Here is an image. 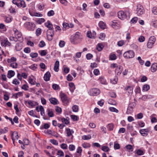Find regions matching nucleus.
<instances>
[{"instance_id":"72a5a7b5","label":"nucleus","mask_w":157,"mask_h":157,"mask_svg":"<svg viewBox=\"0 0 157 157\" xmlns=\"http://www.w3.org/2000/svg\"><path fill=\"white\" fill-rule=\"evenodd\" d=\"M98 80L100 82L103 84H106V80L103 77H100Z\"/></svg>"},{"instance_id":"a19ab883","label":"nucleus","mask_w":157,"mask_h":157,"mask_svg":"<svg viewBox=\"0 0 157 157\" xmlns=\"http://www.w3.org/2000/svg\"><path fill=\"white\" fill-rule=\"evenodd\" d=\"M103 47V45L101 44H98L97 46V49L98 51H101Z\"/></svg>"},{"instance_id":"7c9ffc66","label":"nucleus","mask_w":157,"mask_h":157,"mask_svg":"<svg viewBox=\"0 0 157 157\" xmlns=\"http://www.w3.org/2000/svg\"><path fill=\"white\" fill-rule=\"evenodd\" d=\"M60 119H61V121L63 124H67L69 123V120L64 117H63Z\"/></svg>"},{"instance_id":"13d9d810","label":"nucleus","mask_w":157,"mask_h":157,"mask_svg":"<svg viewBox=\"0 0 157 157\" xmlns=\"http://www.w3.org/2000/svg\"><path fill=\"white\" fill-rule=\"evenodd\" d=\"M47 54V50H42L40 51V54L41 56H45Z\"/></svg>"},{"instance_id":"393cba45","label":"nucleus","mask_w":157,"mask_h":157,"mask_svg":"<svg viewBox=\"0 0 157 157\" xmlns=\"http://www.w3.org/2000/svg\"><path fill=\"white\" fill-rule=\"evenodd\" d=\"M98 25L100 28L102 29H105L106 27L105 24L103 21H100L98 24Z\"/></svg>"},{"instance_id":"f3484780","label":"nucleus","mask_w":157,"mask_h":157,"mask_svg":"<svg viewBox=\"0 0 157 157\" xmlns=\"http://www.w3.org/2000/svg\"><path fill=\"white\" fill-rule=\"evenodd\" d=\"M151 71L152 72H155L157 70V63H153L151 66Z\"/></svg>"},{"instance_id":"8fccbe9b","label":"nucleus","mask_w":157,"mask_h":157,"mask_svg":"<svg viewBox=\"0 0 157 157\" xmlns=\"http://www.w3.org/2000/svg\"><path fill=\"white\" fill-rule=\"evenodd\" d=\"M65 44V42L63 40H60L59 43V46L61 48L63 47Z\"/></svg>"},{"instance_id":"ddd939ff","label":"nucleus","mask_w":157,"mask_h":157,"mask_svg":"<svg viewBox=\"0 0 157 157\" xmlns=\"http://www.w3.org/2000/svg\"><path fill=\"white\" fill-rule=\"evenodd\" d=\"M96 35V33L95 31H93L92 33L90 31H88L87 33V36L90 38H95Z\"/></svg>"},{"instance_id":"2eb2a0df","label":"nucleus","mask_w":157,"mask_h":157,"mask_svg":"<svg viewBox=\"0 0 157 157\" xmlns=\"http://www.w3.org/2000/svg\"><path fill=\"white\" fill-rule=\"evenodd\" d=\"M123 70V67L121 66H117L116 67L115 72L117 75H120L121 73Z\"/></svg>"},{"instance_id":"c9c22d12","label":"nucleus","mask_w":157,"mask_h":157,"mask_svg":"<svg viewBox=\"0 0 157 157\" xmlns=\"http://www.w3.org/2000/svg\"><path fill=\"white\" fill-rule=\"evenodd\" d=\"M40 111V114L42 116H44L45 115L44 110L43 107L40 105L39 108Z\"/></svg>"},{"instance_id":"a18cd8bd","label":"nucleus","mask_w":157,"mask_h":157,"mask_svg":"<svg viewBox=\"0 0 157 157\" xmlns=\"http://www.w3.org/2000/svg\"><path fill=\"white\" fill-rule=\"evenodd\" d=\"M0 29H2L3 31H5L6 30V28L5 25L2 23L0 24Z\"/></svg>"},{"instance_id":"6e6552de","label":"nucleus","mask_w":157,"mask_h":157,"mask_svg":"<svg viewBox=\"0 0 157 157\" xmlns=\"http://www.w3.org/2000/svg\"><path fill=\"white\" fill-rule=\"evenodd\" d=\"M60 96L61 100L63 103L65 104H67L69 103V100L66 94L63 93H61L60 94Z\"/></svg>"},{"instance_id":"473e14b6","label":"nucleus","mask_w":157,"mask_h":157,"mask_svg":"<svg viewBox=\"0 0 157 157\" xmlns=\"http://www.w3.org/2000/svg\"><path fill=\"white\" fill-rule=\"evenodd\" d=\"M13 18L11 16H9L8 17H6L5 21L7 23L10 22L12 20Z\"/></svg>"},{"instance_id":"9d476101","label":"nucleus","mask_w":157,"mask_h":157,"mask_svg":"<svg viewBox=\"0 0 157 157\" xmlns=\"http://www.w3.org/2000/svg\"><path fill=\"white\" fill-rule=\"evenodd\" d=\"M1 44L2 46L4 47L10 46L11 45V43L7 39H5L1 41Z\"/></svg>"},{"instance_id":"20e7f679","label":"nucleus","mask_w":157,"mask_h":157,"mask_svg":"<svg viewBox=\"0 0 157 157\" xmlns=\"http://www.w3.org/2000/svg\"><path fill=\"white\" fill-rule=\"evenodd\" d=\"M24 25L29 30L31 31L34 30L35 27L34 23L31 22H26Z\"/></svg>"},{"instance_id":"0e129e2a","label":"nucleus","mask_w":157,"mask_h":157,"mask_svg":"<svg viewBox=\"0 0 157 157\" xmlns=\"http://www.w3.org/2000/svg\"><path fill=\"white\" fill-rule=\"evenodd\" d=\"M69 148L70 151H72L75 150V147L74 145L71 144L69 146Z\"/></svg>"},{"instance_id":"864d4df0","label":"nucleus","mask_w":157,"mask_h":157,"mask_svg":"<svg viewBox=\"0 0 157 157\" xmlns=\"http://www.w3.org/2000/svg\"><path fill=\"white\" fill-rule=\"evenodd\" d=\"M37 64H33L29 66V67L33 70H35L37 68Z\"/></svg>"},{"instance_id":"423d86ee","label":"nucleus","mask_w":157,"mask_h":157,"mask_svg":"<svg viewBox=\"0 0 157 157\" xmlns=\"http://www.w3.org/2000/svg\"><path fill=\"white\" fill-rule=\"evenodd\" d=\"M156 40L155 37L154 36H151L149 38L147 43V47L149 48H151L153 46Z\"/></svg>"},{"instance_id":"9b49d317","label":"nucleus","mask_w":157,"mask_h":157,"mask_svg":"<svg viewBox=\"0 0 157 157\" xmlns=\"http://www.w3.org/2000/svg\"><path fill=\"white\" fill-rule=\"evenodd\" d=\"M15 37L17 39V40L22 41H23V37L22 36L20 32H17L15 34Z\"/></svg>"},{"instance_id":"b1692460","label":"nucleus","mask_w":157,"mask_h":157,"mask_svg":"<svg viewBox=\"0 0 157 157\" xmlns=\"http://www.w3.org/2000/svg\"><path fill=\"white\" fill-rule=\"evenodd\" d=\"M59 62L58 61H56L54 67V70L56 72H58L59 70Z\"/></svg>"},{"instance_id":"79ce46f5","label":"nucleus","mask_w":157,"mask_h":157,"mask_svg":"<svg viewBox=\"0 0 157 157\" xmlns=\"http://www.w3.org/2000/svg\"><path fill=\"white\" fill-rule=\"evenodd\" d=\"M91 136L90 135H84L82 137V139L84 140H88L91 139Z\"/></svg>"},{"instance_id":"4be33fe9","label":"nucleus","mask_w":157,"mask_h":157,"mask_svg":"<svg viewBox=\"0 0 157 157\" xmlns=\"http://www.w3.org/2000/svg\"><path fill=\"white\" fill-rule=\"evenodd\" d=\"M51 103L53 105H55L58 104V100L55 98H51L49 99Z\"/></svg>"},{"instance_id":"5701e85b","label":"nucleus","mask_w":157,"mask_h":157,"mask_svg":"<svg viewBox=\"0 0 157 157\" xmlns=\"http://www.w3.org/2000/svg\"><path fill=\"white\" fill-rule=\"evenodd\" d=\"M44 25L46 27L48 28V29H53V25L49 21H48L47 22L45 23Z\"/></svg>"},{"instance_id":"338daca9","label":"nucleus","mask_w":157,"mask_h":157,"mask_svg":"<svg viewBox=\"0 0 157 157\" xmlns=\"http://www.w3.org/2000/svg\"><path fill=\"white\" fill-rule=\"evenodd\" d=\"M50 142L54 145H57L58 144V143L56 140L54 139L50 140Z\"/></svg>"},{"instance_id":"de8ad7c7","label":"nucleus","mask_w":157,"mask_h":157,"mask_svg":"<svg viewBox=\"0 0 157 157\" xmlns=\"http://www.w3.org/2000/svg\"><path fill=\"white\" fill-rule=\"evenodd\" d=\"M17 66V64L16 63H11L10 65V66L13 68H16Z\"/></svg>"},{"instance_id":"052dcab7","label":"nucleus","mask_w":157,"mask_h":157,"mask_svg":"<svg viewBox=\"0 0 157 157\" xmlns=\"http://www.w3.org/2000/svg\"><path fill=\"white\" fill-rule=\"evenodd\" d=\"M23 144H25V145H28L29 144V141L28 139L25 138L23 140Z\"/></svg>"},{"instance_id":"e433bc0d","label":"nucleus","mask_w":157,"mask_h":157,"mask_svg":"<svg viewBox=\"0 0 157 157\" xmlns=\"http://www.w3.org/2000/svg\"><path fill=\"white\" fill-rule=\"evenodd\" d=\"M15 49L17 51H19L22 49V46L19 43H17L15 46Z\"/></svg>"},{"instance_id":"49530a36","label":"nucleus","mask_w":157,"mask_h":157,"mask_svg":"<svg viewBox=\"0 0 157 157\" xmlns=\"http://www.w3.org/2000/svg\"><path fill=\"white\" fill-rule=\"evenodd\" d=\"M45 21V20L44 18H41L39 19L37 21V22L39 24H41L42 23L44 22Z\"/></svg>"},{"instance_id":"4d7b16f0","label":"nucleus","mask_w":157,"mask_h":157,"mask_svg":"<svg viewBox=\"0 0 157 157\" xmlns=\"http://www.w3.org/2000/svg\"><path fill=\"white\" fill-rule=\"evenodd\" d=\"M101 149L102 151H105V152H107L109 151V147L106 146H103L102 147Z\"/></svg>"},{"instance_id":"6e6d98bb","label":"nucleus","mask_w":157,"mask_h":157,"mask_svg":"<svg viewBox=\"0 0 157 157\" xmlns=\"http://www.w3.org/2000/svg\"><path fill=\"white\" fill-rule=\"evenodd\" d=\"M44 5L39 4L37 6L38 10H42L44 8Z\"/></svg>"},{"instance_id":"09e8293b","label":"nucleus","mask_w":157,"mask_h":157,"mask_svg":"<svg viewBox=\"0 0 157 157\" xmlns=\"http://www.w3.org/2000/svg\"><path fill=\"white\" fill-rule=\"evenodd\" d=\"M38 54L37 53L32 52L30 54V56L32 58H36L37 57Z\"/></svg>"},{"instance_id":"774afa93","label":"nucleus","mask_w":157,"mask_h":157,"mask_svg":"<svg viewBox=\"0 0 157 157\" xmlns=\"http://www.w3.org/2000/svg\"><path fill=\"white\" fill-rule=\"evenodd\" d=\"M153 13L155 14H157V8L154 7L153 8L152 10Z\"/></svg>"},{"instance_id":"f8f14e48","label":"nucleus","mask_w":157,"mask_h":157,"mask_svg":"<svg viewBox=\"0 0 157 157\" xmlns=\"http://www.w3.org/2000/svg\"><path fill=\"white\" fill-rule=\"evenodd\" d=\"M149 131V130L148 128L143 129L140 130V132L142 136H146L148 135V133Z\"/></svg>"},{"instance_id":"58836bf2","label":"nucleus","mask_w":157,"mask_h":157,"mask_svg":"<svg viewBox=\"0 0 157 157\" xmlns=\"http://www.w3.org/2000/svg\"><path fill=\"white\" fill-rule=\"evenodd\" d=\"M107 128L109 130L112 131L114 128L113 125L112 123L109 124L107 125Z\"/></svg>"},{"instance_id":"f257e3e1","label":"nucleus","mask_w":157,"mask_h":157,"mask_svg":"<svg viewBox=\"0 0 157 157\" xmlns=\"http://www.w3.org/2000/svg\"><path fill=\"white\" fill-rule=\"evenodd\" d=\"M82 38V36L80 33L76 32L75 35L71 37V42L72 43L75 44L79 42Z\"/></svg>"},{"instance_id":"dca6fc26","label":"nucleus","mask_w":157,"mask_h":157,"mask_svg":"<svg viewBox=\"0 0 157 157\" xmlns=\"http://www.w3.org/2000/svg\"><path fill=\"white\" fill-rule=\"evenodd\" d=\"M51 77V74L49 71H47L44 75V80L46 81H48L50 80Z\"/></svg>"},{"instance_id":"c85d7f7f","label":"nucleus","mask_w":157,"mask_h":157,"mask_svg":"<svg viewBox=\"0 0 157 157\" xmlns=\"http://www.w3.org/2000/svg\"><path fill=\"white\" fill-rule=\"evenodd\" d=\"M66 131L68 136H70L72 135V133H74V131L72 130H71L69 128H66Z\"/></svg>"},{"instance_id":"c756f323","label":"nucleus","mask_w":157,"mask_h":157,"mask_svg":"<svg viewBox=\"0 0 157 157\" xmlns=\"http://www.w3.org/2000/svg\"><path fill=\"white\" fill-rule=\"evenodd\" d=\"M150 89V86L147 84L144 85L142 88V91H147Z\"/></svg>"},{"instance_id":"f704fd0d","label":"nucleus","mask_w":157,"mask_h":157,"mask_svg":"<svg viewBox=\"0 0 157 157\" xmlns=\"http://www.w3.org/2000/svg\"><path fill=\"white\" fill-rule=\"evenodd\" d=\"M17 60L16 58L14 57H12L11 59H7V62L9 63H11L14 62Z\"/></svg>"},{"instance_id":"cd10ccee","label":"nucleus","mask_w":157,"mask_h":157,"mask_svg":"<svg viewBox=\"0 0 157 157\" xmlns=\"http://www.w3.org/2000/svg\"><path fill=\"white\" fill-rule=\"evenodd\" d=\"M69 86L70 88V90L72 92H73L75 89V86L73 82H70L69 84Z\"/></svg>"},{"instance_id":"4468645a","label":"nucleus","mask_w":157,"mask_h":157,"mask_svg":"<svg viewBox=\"0 0 157 157\" xmlns=\"http://www.w3.org/2000/svg\"><path fill=\"white\" fill-rule=\"evenodd\" d=\"M63 30L70 28H72L74 27V25L72 23L68 24L67 23H63Z\"/></svg>"},{"instance_id":"1a4fd4ad","label":"nucleus","mask_w":157,"mask_h":157,"mask_svg":"<svg viewBox=\"0 0 157 157\" xmlns=\"http://www.w3.org/2000/svg\"><path fill=\"white\" fill-rule=\"evenodd\" d=\"M54 33V31L53 29H48L47 30V35L48 40H51L53 38Z\"/></svg>"},{"instance_id":"0eeeda50","label":"nucleus","mask_w":157,"mask_h":157,"mask_svg":"<svg viewBox=\"0 0 157 157\" xmlns=\"http://www.w3.org/2000/svg\"><path fill=\"white\" fill-rule=\"evenodd\" d=\"M144 10L143 6L140 4L137 5L136 12L138 15L140 16L144 13Z\"/></svg>"},{"instance_id":"aec40b11","label":"nucleus","mask_w":157,"mask_h":157,"mask_svg":"<svg viewBox=\"0 0 157 157\" xmlns=\"http://www.w3.org/2000/svg\"><path fill=\"white\" fill-rule=\"evenodd\" d=\"M47 112L48 115L49 117H54V114L52 109L48 108L47 109Z\"/></svg>"},{"instance_id":"39448f33","label":"nucleus","mask_w":157,"mask_h":157,"mask_svg":"<svg viewBox=\"0 0 157 157\" xmlns=\"http://www.w3.org/2000/svg\"><path fill=\"white\" fill-rule=\"evenodd\" d=\"M100 93V90L98 88H94L90 89L89 93L90 95L93 96H96L98 95Z\"/></svg>"},{"instance_id":"69168bd1","label":"nucleus","mask_w":157,"mask_h":157,"mask_svg":"<svg viewBox=\"0 0 157 157\" xmlns=\"http://www.w3.org/2000/svg\"><path fill=\"white\" fill-rule=\"evenodd\" d=\"M145 37L143 36H140L138 38V40L140 42H144L145 40Z\"/></svg>"},{"instance_id":"4c0bfd02","label":"nucleus","mask_w":157,"mask_h":157,"mask_svg":"<svg viewBox=\"0 0 157 157\" xmlns=\"http://www.w3.org/2000/svg\"><path fill=\"white\" fill-rule=\"evenodd\" d=\"M30 14L32 16H34L35 17H41L43 16L42 14L40 13H39L37 12H35L33 14H31L30 13Z\"/></svg>"},{"instance_id":"bf43d9fd","label":"nucleus","mask_w":157,"mask_h":157,"mask_svg":"<svg viewBox=\"0 0 157 157\" xmlns=\"http://www.w3.org/2000/svg\"><path fill=\"white\" fill-rule=\"evenodd\" d=\"M55 110L57 113H61L62 112L61 109L60 107L58 106L56 107Z\"/></svg>"},{"instance_id":"412c9836","label":"nucleus","mask_w":157,"mask_h":157,"mask_svg":"<svg viewBox=\"0 0 157 157\" xmlns=\"http://www.w3.org/2000/svg\"><path fill=\"white\" fill-rule=\"evenodd\" d=\"M15 72L14 71L10 70L8 71L7 75V77L8 78H10L13 77L15 75Z\"/></svg>"},{"instance_id":"c03bdc74","label":"nucleus","mask_w":157,"mask_h":157,"mask_svg":"<svg viewBox=\"0 0 157 157\" xmlns=\"http://www.w3.org/2000/svg\"><path fill=\"white\" fill-rule=\"evenodd\" d=\"M54 12L52 10H51L50 11H48L47 13V15L49 17L52 16L54 15Z\"/></svg>"},{"instance_id":"7ed1b4c3","label":"nucleus","mask_w":157,"mask_h":157,"mask_svg":"<svg viewBox=\"0 0 157 157\" xmlns=\"http://www.w3.org/2000/svg\"><path fill=\"white\" fill-rule=\"evenodd\" d=\"M135 56L134 52L131 50L128 51L123 54L124 57L126 59H130L133 58Z\"/></svg>"},{"instance_id":"3c124183","label":"nucleus","mask_w":157,"mask_h":157,"mask_svg":"<svg viewBox=\"0 0 157 157\" xmlns=\"http://www.w3.org/2000/svg\"><path fill=\"white\" fill-rule=\"evenodd\" d=\"M45 45V43L43 40L40 41L39 44V46L40 48H42Z\"/></svg>"},{"instance_id":"f03ea898","label":"nucleus","mask_w":157,"mask_h":157,"mask_svg":"<svg viewBox=\"0 0 157 157\" xmlns=\"http://www.w3.org/2000/svg\"><path fill=\"white\" fill-rule=\"evenodd\" d=\"M129 13L128 12H124L123 11H120L118 12L117 16L119 18L124 20L128 17Z\"/></svg>"},{"instance_id":"603ef678","label":"nucleus","mask_w":157,"mask_h":157,"mask_svg":"<svg viewBox=\"0 0 157 157\" xmlns=\"http://www.w3.org/2000/svg\"><path fill=\"white\" fill-rule=\"evenodd\" d=\"M124 44V42L123 40H120L117 42V45L120 47L122 46Z\"/></svg>"},{"instance_id":"37998d69","label":"nucleus","mask_w":157,"mask_h":157,"mask_svg":"<svg viewBox=\"0 0 157 157\" xmlns=\"http://www.w3.org/2000/svg\"><path fill=\"white\" fill-rule=\"evenodd\" d=\"M52 87L54 90H58L60 89L59 86L55 84H54L52 85Z\"/></svg>"},{"instance_id":"ea45409f","label":"nucleus","mask_w":157,"mask_h":157,"mask_svg":"<svg viewBox=\"0 0 157 157\" xmlns=\"http://www.w3.org/2000/svg\"><path fill=\"white\" fill-rule=\"evenodd\" d=\"M72 109L73 112H77L78 111V106L77 105H74L72 107Z\"/></svg>"},{"instance_id":"bb28decb","label":"nucleus","mask_w":157,"mask_h":157,"mask_svg":"<svg viewBox=\"0 0 157 157\" xmlns=\"http://www.w3.org/2000/svg\"><path fill=\"white\" fill-rule=\"evenodd\" d=\"M14 136L15 137V139L17 140L18 139L19 136L18 133L17 132H14L11 134V136L12 139H14Z\"/></svg>"},{"instance_id":"680f3d73","label":"nucleus","mask_w":157,"mask_h":157,"mask_svg":"<svg viewBox=\"0 0 157 157\" xmlns=\"http://www.w3.org/2000/svg\"><path fill=\"white\" fill-rule=\"evenodd\" d=\"M114 147L115 149H119L120 148V145L118 143H114Z\"/></svg>"},{"instance_id":"5fc2aeb1","label":"nucleus","mask_w":157,"mask_h":157,"mask_svg":"<svg viewBox=\"0 0 157 157\" xmlns=\"http://www.w3.org/2000/svg\"><path fill=\"white\" fill-rule=\"evenodd\" d=\"M136 153L138 155H142L144 154L143 151L140 149L138 150L137 151Z\"/></svg>"},{"instance_id":"e2e57ef3","label":"nucleus","mask_w":157,"mask_h":157,"mask_svg":"<svg viewBox=\"0 0 157 157\" xmlns=\"http://www.w3.org/2000/svg\"><path fill=\"white\" fill-rule=\"evenodd\" d=\"M109 110L111 112H115L116 113H118V110L114 107H110Z\"/></svg>"},{"instance_id":"6ab92c4d","label":"nucleus","mask_w":157,"mask_h":157,"mask_svg":"<svg viewBox=\"0 0 157 157\" xmlns=\"http://www.w3.org/2000/svg\"><path fill=\"white\" fill-rule=\"evenodd\" d=\"M119 24L116 20H113L112 21L111 26L113 28L115 29H117L118 28Z\"/></svg>"},{"instance_id":"a878e982","label":"nucleus","mask_w":157,"mask_h":157,"mask_svg":"<svg viewBox=\"0 0 157 157\" xmlns=\"http://www.w3.org/2000/svg\"><path fill=\"white\" fill-rule=\"evenodd\" d=\"M133 89V87L130 86H128L125 88V90L130 94L132 93Z\"/></svg>"},{"instance_id":"2f4dec72","label":"nucleus","mask_w":157,"mask_h":157,"mask_svg":"<svg viewBox=\"0 0 157 157\" xmlns=\"http://www.w3.org/2000/svg\"><path fill=\"white\" fill-rule=\"evenodd\" d=\"M28 103L29 105H30L31 107H33L34 106H35L36 105V104H35L34 103H35L36 104H37V102H35L33 101H31V100L29 101L28 102Z\"/></svg>"},{"instance_id":"a211bd4d","label":"nucleus","mask_w":157,"mask_h":157,"mask_svg":"<svg viewBox=\"0 0 157 157\" xmlns=\"http://www.w3.org/2000/svg\"><path fill=\"white\" fill-rule=\"evenodd\" d=\"M19 4H17V6L18 7H22L25 8L26 6L25 2L23 0H19L18 1Z\"/></svg>"}]
</instances>
